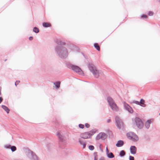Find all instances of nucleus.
Masks as SVG:
<instances>
[{
	"label": "nucleus",
	"mask_w": 160,
	"mask_h": 160,
	"mask_svg": "<svg viewBox=\"0 0 160 160\" xmlns=\"http://www.w3.org/2000/svg\"><path fill=\"white\" fill-rule=\"evenodd\" d=\"M135 103L138 105H140V103L138 101H136Z\"/></svg>",
	"instance_id": "nucleus-36"
},
{
	"label": "nucleus",
	"mask_w": 160,
	"mask_h": 160,
	"mask_svg": "<svg viewBox=\"0 0 160 160\" xmlns=\"http://www.w3.org/2000/svg\"><path fill=\"white\" fill-rule=\"evenodd\" d=\"M116 122L117 126L118 128H121L123 126V123L122 120L118 117L116 118Z\"/></svg>",
	"instance_id": "nucleus-7"
},
{
	"label": "nucleus",
	"mask_w": 160,
	"mask_h": 160,
	"mask_svg": "<svg viewBox=\"0 0 160 160\" xmlns=\"http://www.w3.org/2000/svg\"><path fill=\"white\" fill-rule=\"evenodd\" d=\"M95 133L93 130H92L89 132H84L81 134L80 137L84 139L90 138Z\"/></svg>",
	"instance_id": "nucleus-3"
},
{
	"label": "nucleus",
	"mask_w": 160,
	"mask_h": 160,
	"mask_svg": "<svg viewBox=\"0 0 160 160\" xmlns=\"http://www.w3.org/2000/svg\"><path fill=\"white\" fill-rule=\"evenodd\" d=\"M95 48L98 51L100 50V48L98 44L97 43H95L94 44Z\"/></svg>",
	"instance_id": "nucleus-15"
},
{
	"label": "nucleus",
	"mask_w": 160,
	"mask_h": 160,
	"mask_svg": "<svg viewBox=\"0 0 160 160\" xmlns=\"http://www.w3.org/2000/svg\"><path fill=\"white\" fill-rule=\"evenodd\" d=\"M108 156L109 158H111L114 157V155L112 152H110V153L108 154Z\"/></svg>",
	"instance_id": "nucleus-19"
},
{
	"label": "nucleus",
	"mask_w": 160,
	"mask_h": 160,
	"mask_svg": "<svg viewBox=\"0 0 160 160\" xmlns=\"http://www.w3.org/2000/svg\"><path fill=\"white\" fill-rule=\"evenodd\" d=\"M150 123V120H148L146 122L145 125L147 128H148L149 127Z\"/></svg>",
	"instance_id": "nucleus-14"
},
{
	"label": "nucleus",
	"mask_w": 160,
	"mask_h": 160,
	"mask_svg": "<svg viewBox=\"0 0 160 160\" xmlns=\"http://www.w3.org/2000/svg\"><path fill=\"white\" fill-rule=\"evenodd\" d=\"M128 111L131 113H132L133 112V110L131 107L129 108Z\"/></svg>",
	"instance_id": "nucleus-25"
},
{
	"label": "nucleus",
	"mask_w": 160,
	"mask_h": 160,
	"mask_svg": "<svg viewBox=\"0 0 160 160\" xmlns=\"http://www.w3.org/2000/svg\"><path fill=\"white\" fill-rule=\"evenodd\" d=\"M1 91L0 90V95L1 94Z\"/></svg>",
	"instance_id": "nucleus-39"
},
{
	"label": "nucleus",
	"mask_w": 160,
	"mask_h": 160,
	"mask_svg": "<svg viewBox=\"0 0 160 160\" xmlns=\"http://www.w3.org/2000/svg\"><path fill=\"white\" fill-rule=\"evenodd\" d=\"M125 152L123 150L121 151L120 152V155L122 156L125 155Z\"/></svg>",
	"instance_id": "nucleus-23"
},
{
	"label": "nucleus",
	"mask_w": 160,
	"mask_h": 160,
	"mask_svg": "<svg viewBox=\"0 0 160 160\" xmlns=\"http://www.w3.org/2000/svg\"><path fill=\"white\" fill-rule=\"evenodd\" d=\"M89 148L91 150H92L94 149V147L92 145H90L89 146Z\"/></svg>",
	"instance_id": "nucleus-24"
},
{
	"label": "nucleus",
	"mask_w": 160,
	"mask_h": 160,
	"mask_svg": "<svg viewBox=\"0 0 160 160\" xmlns=\"http://www.w3.org/2000/svg\"><path fill=\"white\" fill-rule=\"evenodd\" d=\"M153 14V12H152L150 11L148 13V15L149 16H151Z\"/></svg>",
	"instance_id": "nucleus-30"
},
{
	"label": "nucleus",
	"mask_w": 160,
	"mask_h": 160,
	"mask_svg": "<svg viewBox=\"0 0 160 160\" xmlns=\"http://www.w3.org/2000/svg\"><path fill=\"white\" fill-rule=\"evenodd\" d=\"M11 149L12 152H14L16 150V147L14 146H11L10 147Z\"/></svg>",
	"instance_id": "nucleus-22"
},
{
	"label": "nucleus",
	"mask_w": 160,
	"mask_h": 160,
	"mask_svg": "<svg viewBox=\"0 0 160 160\" xmlns=\"http://www.w3.org/2000/svg\"><path fill=\"white\" fill-rule=\"evenodd\" d=\"M71 68L72 70H74L78 74L80 75H82L83 74V71L79 67L73 65L72 66Z\"/></svg>",
	"instance_id": "nucleus-5"
},
{
	"label": "nucleus",
	"mask_w": 160,
	"mask_h": 160,
	"mask_svg": "<svg viewBox=\"0 0 160 160\" xmlns=\"http://www.w3.org/2000/svg\"><path fill=\"white\" fill-rule=\"evenodd\" d=\"M79 127L80 128H82V129H83L84 128V125L83 124H80L79 125Z\"/></svg>",
	"instance_id": "nucleus-26"
},
{
	"label": "nucleus",
	"mask_w": 160,
	"mask_h": 160,
	"mask_svg": "<svg viewBox=\"0 0 160 160\" xmlns=\"http://www.w3.org/2000/svg\"><path fill=\"white\" fill-rule=\"evenodd\" d=\"M111 121V120L110 119H108L107 120L108 122H110Z\"/></svg>",
	"instance_id": "nucleus-35"
},
{
	"label": "nucleus",
	"mask_w": 160,
	"mask_h": 160,
	"mask_svg": "<svg viewBox=\"0 0 160 160\" xmlns=\"http://www.w3.org/2000/svg\"><path fill=\"white\" fill-rule=\"evenodd\" d=\"M79 142L81 145H83V148H84L86 146V143L82 142L80 140H79Z\"/></svg>",
	"instance_id": "nucleus-21"
},
{
	"label": "nucleus",
	"mask_w": 160,
	"mask_h": 160,
	"mask_svg": "<svg viewBox=\"0 0 160 160\" xmlns=\"http://www.w3.org/2000/svg\"><path fill=\"white\" fill-rule=\"evenodd\" d=\"M131 153L132 154H135L136 152L137 148L135 146H132L130 148Z\"/></svg>",
	"instance_id": "nucleus-9"
},
{
	"label": "nucleus",
	"mask_w": 160,
	"mask_h": 160,
	"mask_svg": "<svg viewBox=\"0 0 160 160\" xmlns=\"http://www.w3.org/2000/svg\"><path fill=\"white\" fill-rule=\"evenodd\" d=\"M4 147L6 148H9L11 147V146L9 145H6L4 146Z\"/></svg>",
	"instance_id": "nucleus-27"
},
{
	"label": "nucleus",
	"mask_w": 160,
	"mask_h": 160,
	"mask_svg": "<svg viewBox=\"0 0 160 160\" xmlns=\"http://www.w3.org/2000/svg\"><path fill=\"white\" fill-rule=\"evenodd\" d=\"M33 31L36 33H38L39 31L38 29L36 27L33 28Z\"/></svg>",
	"instance_id": "nucleus-20"
},
{
	"label": "nucleus",
	"mask_w": 160,
	"mask_h": 160,
	"mask_svg": "<svg viewBox=\"0 0 160 160\" xmlns=\"http://www.w3.org/2000/svg\"><path fill=\"white\" fill-rule=\"evenodd\" d=\"M66 53H67V50H66Z\"/></svg>",
	"instance_id": "nucleus-38"
},
{
	"label": "nucleus",
	"mask_w": 160,
	"mask_h": 160,
	"mask_svg": "<svg viewBox=\"0 0 160 160\" xmlns=\"http://www.w3.org/2000/svg\"><path fill=\"white\" fill-rule=\"evenodd\" d=\"M56 87L57 88H58L60 87V82H57L55 83H54Z\"/></svg>",
	"instance_id": "nucleus-18"
},
{
	"label": "nucleus",
	"mask_w": 160,
	"mask_h": 160,
	"mask_svg": "<svg viewBox=\"0 0 160 160\" xmlns=\"http://www.w3.org/2000/svg\"><path fill=\"white\" fill-rule=\"evenodd\" d=\"M124 106L126 109L127 110H128V109H129V108L131 107H130L128 104L127 103H126L125 102H124Z\"/></svg>",
	"instance_id": "nucleus-13"
},
{
	"label": "nucleus",
	"mask_w": 160,
	"mask_h": 160,
	"mask_svg": "<svg viewBox=\"0 0 160 160\" xmlns=\"http://www.w3.org/2000/svg\"><path fill=\"white\" fill-rule=\"evenodd\" d=\"M2 100H3L2 98V97H0V103L2 101Z\"/></svg>",
	"instance_id": "nucleus-33"
},
{
	"label": "nucleus",
	"mask_w": 160,
	"mask_h": 160,
	"mask_svg": "<svg viewBox=\"0 0 160 160\" xmlns=\"http://www.w3.org/2000/svg\"><path fill=\"white\" fill-rule=\"evenodd\" d=\"M134 122H135L138 128H141L143 126V123L141 120L138 118H136Z\"/></svg>",
	"instance_id": "nucleus-6"
},
{
	"label": "nucleus",
	"mask_w": 160,
	"mask_h": 160,
	"mask_svg": "<svg viewBox=\"0 0 160 160\" xmlns=\"http://www.w3.org/2000/svg\"><path fill=\"white\" fill-rule=\"evenodd\" d=\"M2 108L7 112V113H9V110L7 107L4 105H2Z\"/></svg>",
	"instance_id": "nucleus-12"
},
{
	"label": "nucleus",
	"mask_w": 160,
	"mask_h": 160,
	"mask_svg": "<svg viewBox=\"0 0 160 160\" xmlns=\"http://www.w3.org/2000/svg\"><path fill=\"white\" fill-rule=\"evenodd\" d=\"M43 26L45 27H50L51 25L49 23L44 22L43 23Z\"/></svg>",
	"instance_id": "nucleus-17"
},
{
	"label": "nucleus",
	"mask_w": 160,
	"mask_h": 160,
	"mask_svg": "<svg viewBox=\"0 0 160 160\" xmlns=\"http://www.w3.org/2000/svg\"><path fill=\"white\" fill-rule=\"evenodd\" d=\"M107 137V136L106 134L104 133H100L97 136L96 139L97 140H99L100 139H104Z\"/></svg>",
	"instance_id": "nucleus-8"
},
{
	"label": "nucleus",
	"mask_w": 160,
	"mask_h": 160,
	"mask_svg": "<svg viewBox=\"0 0 160 160\" xmlns=\"http://www.w3.org/2000/svg\"><path fill=\"white\" fill-rule=\"evenodd\" d=\"M127 136L128 139L133 141H137L138 140V136L133 132H129L127 133Z\"/></svg>",
	"instance_id": "nucleus-4"
},
{
	"label": "nucleus",
	"mask_w": 160,
	"mask_h": 160,
	"mask_svg": "<svg viewBox=\"0 0 160 160\" xmlns=\"http://www.w3.org/2000/svg\"><path fill=\"white\" fill-rule=\"evenodd\" d=\"M57 135L60 139L61 140L62 139L63 137L60 132H57Z\"/></svg>",
	"instance_id": "nucleus-16"
},
{
	"label": "nucleus",
	"mask_w": 160,
	"mask_h": 160,
	"mask_svg": "<svg viewBox=\"0 0 160 160\" xmlns=\"http://www.w3.org/2000/svg\"><path fill=\"white\" fill-rule=\"evenodd\" d=\"M106 151L107 153H108L109 152V151L107 148H106Z\"/></svg>",
	"instance_id": "nucleus-37"
},
{
	"label": "nucleus",
	"mask_w": 160,
	"mask_h": 160,
	"mask_svg": "<svg viewBox=\"0 0 160 160\" xmlns=\"http://www.w3.org/2000/svg\"><path fill=\"white\" fill-rule=\"evenodd\" d=\"M144 100L142 99H141L140 102V105L142 107H145L146 105L144 104Z\"/></svg>",
	"instance_id": "nucleus-11"
},
{
	"label": "nucleus",
	"mask_w": 160,
	"mask_h": 160,
	"mask_svg": "<svg viewBox=\"0 0 160 160\" xmlns=\"http://www.w3.org/2000/svg\"><path fill=\"white\" fill-rule=\"evenodd\" d=\"M88 67L94 76L96 78H98L99 76V73L96 67L93 64L90 63L88 64Z\"/></svg>",
	"instance_id": "nucleus-2"
},
{
	"label": "nucleus",
	"mask_w": 160,
	"mask_h": 160,
	"mask_svg": "<svg viewBox=\"0 0 160 160\" xmlns=\"http://www.w3.org/2000/svg\"><path fill=\"white\" fill-rule=\"evenodd\" d=\"M33 39V37H30L29 38V39L30 40H32Z\"/></svg>",
	"instance_id": "nucleus-34"
},
{
	"label": "nucleus",
	"mask_w": 160,
	"mask_h": 160,
	"mask_svg": "<svg viewBox=\"0 0 160 160\" xmlns=\"http://www.w3.org/2000/svg\"><path fill=\"white\" fill-rule=\"evenodd\" d=\"M20 82L19 81H17L15 83V85L16 86H17V85Z\"/></svg>",
	"instance_id": "nucleus-32"
},
{
	"label": "nucleus",
	"mask_w": 160,
	"mask_h": 160,
	"mask_svg": "<svg viewBox=\"0 0 160 160\" xmlns=\"http://www.w3.org/2000/svg\"><path fill=\"white\" fill-rule=\"evenodd\" d=\"M107 100L110 107L112 110L117 112L119 110L118 107L112 98L110 97H108L107 98Z\"/></svg>",
	"instance_id": "nucleus-1"
},
{
	"label": "nucleus",
	"mask_w": 160,
	"mask_h": 160,
	"mask_svg": "<svg viewBox=\"0 0 160 160\" xmlns=\"http://www.w3.org/2000/svg\"><path fill=\"white\" fill-rule=\"evenodd\" d=\"M123 142L122 140L118 141V143L116 144V146L117 147H121L122 146L123 144Z\"/></svg>",
	"instance_id": "nucleus-10"
},
{
	"label": "nucleus",
	"mask_w": 160,
	"mask_h": 160,
	"mask_svg": "<svg viewBox=\"0 0 160 160\" xmlns=\"http://www.w3.org/2000/svg\"><path fill=\"white\" fill-rule=\"evenodd\" d=\"M129 160H134V158L131 156H129Z\"/></svg>",
	"instance_id": "nucleus-29"
},
{
	"label": "nucleus",
	"mask_w": 160,
	"mask_h": 160,
	"mask_svg": "<svg viewBox=\"0 0 160 160\" xmlns=\"http://www.w3.org/2000/svg\"><path fill=\"white\" fill-rule=\"evenodd\" d=\"M86 127L87 128H88L90 127V125L88 123H86L85 124Z\"/></svg>",
	"instance_id": "nucleus-31"
},
{
	"label": "nucleus",
	"mask_w": 160,
	"mask_h": 160,
	"mask_svg": "<svg viewBox=\"0 0 160 160\" xmlns=\"http://www.w3.org/2000/svg\"><path fill=\"white\" fill-rule=\"evenodd\" d=\"M147 17V16L146 15H143L142 16L141 18H146Z\"/></svg>",
	"instance_id": "nucleus-28"
}]
</instances>
